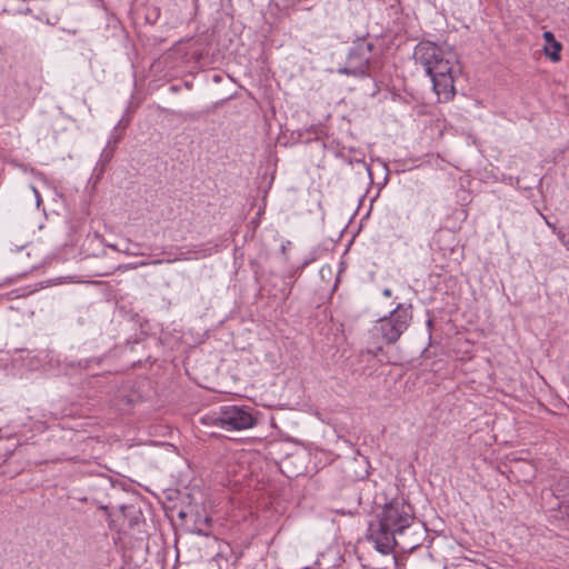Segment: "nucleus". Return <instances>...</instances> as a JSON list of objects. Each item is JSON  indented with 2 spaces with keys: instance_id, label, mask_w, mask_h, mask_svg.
Wrapping results in <instances>:
<instances>
[{
  "instance_id": "f257e3e1",
  "label": "nucleus",
  "mask_w": 569,
  "mask_h": 569,
  "mask_svg": "<svg viewBox=\"0 0 569 569\" xmlns=\"http://www.w3.org/2000/svg\"><path fill=\"white\" fill-rule=\"evenodd\" d=\"M413 57L431 78L433 90L439 98L449 100L455 93V74L459 71L457 54L451 49H442L430 41L419 42Z\"/></svg>"
},
{
  "instance_id": "f03ea898",
  "label": "nucleus",
  "mask_w": 569,
  "mask_h": 569,
  "mask_svg": "<svg viewBox=\"0 0 569 569\" xmlns=\"http://www.w3.org/2000/svg\"><path fill=\"white\" fill-rule=\"evenodd\" d=\"M412 521V507L405 501L393 500L385 506L378 522L370 526L369 538L379 552L388 555L399 545L398 536H401Z\"/></svg>"
},
{
  "instance_id": "7ed1b4c3",
  "label": "nucleus",
  "mask_w": 569,
  "mask_h": 569,
  "mask_svg": "<svg viewBox=\"0 0 569 569\" xmlns=\"http://www.w3.org/2000/svg\"><path fill=\"white\" fill-rule=\"evenodd\" d=\"M411 320V307L398 305V307L392 310L388 317L379 319L370 332L372 337L391 345L395 343L409 328Z\"/></svg>"
},
{
  "instance_id": "20e7f679",
  "label": "nucleus",
  "mask_w": 569,
  "mask_h": 569,
  "mask_svg": "<svg viewBox=\"0 0 569 569\" xmlns=\"http://www.w3.org/2000/svg\"><path fill=\"white\" fill-rule=\"evenodd\" d=\"M208 419H212L214 425L229 431L247 430L253 428L258 422L249 408L233 405L222 406L219 412L208 416L203 421Z\"/></svg>"
},
{
  "instance_id": "39448f33",
  "label": "nucleus",
  "mask_w": 569,
  "mask_h": 569,
  "mask_svg": "<svg viewBox=\"0 0 569 569\" xmlns=\"http://www.w3.org/2000/svg\"><path fill=\"white\" fill-rule=\"evenodd\" d=\"M372 49L373 44L366 39L356 41L348 53L347 66L338 69V72L351 76L367 74L372 57Z\"/></svg>"
},
{
  "instance_id": "423d86ee",
  "label": "nucleus",
  "mask_w": 569,
  "mask_h": 569,
  "mask_svg": "<svg viewBox=\"0 0 569 569\" xmlns=\"http://www.w3.org/2000/svg\"><path fill=\"white\" fill-rule=\"evenodd\" d=\"M542 38L545 40V47L543 52L545 54L550 58L551 61L558 62L560 60V51H561V43L556 40L553 33L551 31H545L542 33Z\"/></svg>"
},
{
  "instance_id": "0eeeda50",
  "label": "nucleus",
  "mask_w": 569,
  "mask_h": 569,
  "mask_svg": "<svg viewBox=\"0 0 569 569\" xmlns=\"http://www.w3.org/2000/svg\"><path fill=\"white\" fill-rule=\"evenodd\" d=\"M557 236L566 249L569 250V237H567L562 231H558Z\"/></svg>"
},
{
  "instance_id": "6e6552de",
  "label": "nucleus",
  "mask_w": 569,
  "mask_h": 569,
  "mask_svg": "<svg viewBox=\"0 0 569 569\" xmlns=\"http://www.w3.org/2000/svg\"><path fill=\"white\" fill-rule=\"evenodd\" d=\"M189 258L184 256V253H181L180 257H176L173 259H168L166 260V262L168 263H172V262H176V261H180V260H188Z\"/></svg>"
},
{
  "instance_id": "1a4fd4ad",
  "label": "nucleus",
  "mask_w": 569,
  "mask_h": 569,
  "mask_svg": "<svg viewBox=\"0 0 569 569\" xmlns=\"http://www.w3.org/2000/svg\"><path fill=\"white\" fill-rule=\"evenodd\" d=\"M32 191H33V193H34V196H36L37 206L39 207V204H40V202H41L40 193H39L38 189H37V188H34V187H32Z\"/></svg>"
},
{
  "instance_id": "9d476101",
  "label": "nucleus",
  "mask_w": 569,
  "mask_h": 569,
  "mask_svg": "<svg viewBox=\"0 0 569 569\" xmlns=\"http://www.w3.org/2000/svg\"><path fill=\"white\" fill-rule=\"evenodd\" d=\"M543 219L546 220V223H547V224H548V226H549V227H550V228H551V229L557 233V232H558L557 228H556L552 223H550V222L546 219V217H543Z\"/></svg>"
},
{
  "instance_id": "9b49d317",
  "label": "nucleus",
  "mask_w": 569,
  "mask_h": 569,
  "mask_svg": "<svg viewBox=\"0 0 569 569\" xmlns=\"http://www.w3.org/2000/svg\"><path fill=\"white\" fill-rule=\"evenodd\" d=\"M383 296L385 297H390L391 296V290L389 288H386L383 291H382Z\"/></svg>"
},
{
  "instance_id": "f8f14e48",
  "label": "nucleus",
  "mask_w": 569,
  "mask_h": 569,
  "mask_svg": "<svg viewBox=\"0 0 569 569\" xmlns=\"http://www.w3.org/2000/svg\"><path fill=\"white\" fill-rule=\"evenodd\" d=\"M152 263H153V264H160V263H162V260H156V261H153Z\"/></svg>"
},
{
  "instance_id": "ddd939ff",
  "label": "nucleus",
  "mask_w": 569,
  "mask_h": 569,
  "mask_svg": "<svg viewBox=\"0 0 569 569\" xmlns=\"http://www.w3.org/2000/svg\"><path fill=\"white\" fill-rule=\"evenodd\" d=\"M281 249H282V251L284 252V250L287 249V246L282 244V246H281Z\"/></svg>"
}]
</instances>
